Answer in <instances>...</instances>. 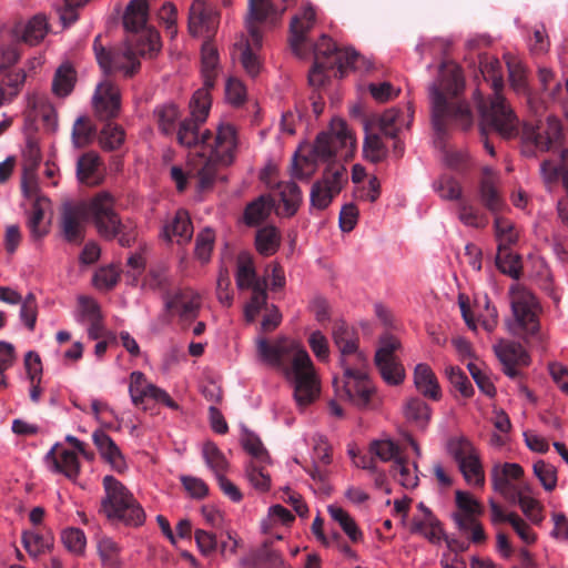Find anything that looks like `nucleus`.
Masks as SVG:
<instances>
[{"mask_svg":"<svg viewBox=\"0 0 568 568\" xmlns=\"http://www.w3.org/2000/svg\"><path fill=\"white\" fill-rule=\"evenodd\" d=\"M255 347L257 361L281 373L293 386V396L301 409L320 396L318 376L307 351L300 342L285 335L272 341L257 336Z\"/></svg>","mask_w":568,"mask_h":568,"instance_id":"nucleus-1","label":"nucleus"},{"mask_svg":"<svg viewBox=\"0 0 568 568\" xmlns=\"http://www.w3.org/2000/svg\"><path fill=\"white\" fill-rule=\"evenodd\" d=\"M237 134L234 125L222 123L217 126L216 135L207 141L206 150L189 154L185 170L173 165L170 170L172 181L179 192L187 186V180L197 179L196 189L200 192L210 190L217 179V164L230 165L235 160Z\"/></svg>","mask_w":568,"mask_h":568,"instance_id":"nucleus-2","label":"nucleus"},{"mask_svg":"<svg viewBox=\"0 0 568 568\" xmlns=\"http://www.w3.org/2000/svg\"><path fill=\"white\" fill-rule=\"evenodd\" d=\"M464 87L465 82L460 68L455 64H442L438 82H434L429 87L433 125L436 131L443 129V120L446 116H452L463 130H468L473 125L469 105L462 102L450 109L445 95H457L464 90Z\"/></svg>","mask_w":568,"mask_h":568,"instance_id":"nucleus-3","label":"nucleus"},{"mask_svg":"<svg viewBox=\"0 0 568 568\" xmlns=\"http://www.w3.org/2000/svg\"><path fill=\"white\" fill-rule=\"evenodd\" d=\"M511 316L505 321L507 331L517 337H536L540 331L541 306L535 294L525 285L515 282L508 290Z\"/></svg>","mask_w":568,"mask_h":568,"instance_id":"nucleus-4","label":"nucleus"},{"mask_svg":"<svg viewBox=\"0 0 568 568\" xmlns=\"http://www.w3.org/2000/svg\"><path fill=\"white\" fill-rule=\"evenodd\" d=\"M103 488L105 496L101 500V510L108 519L133 527L144 524L142 506L121 481L108 475L103 478Z\"/></svg>","mask_w":568,"mask_h":568,"instance_id":"nucleus-5","label":"nucleus"},{"mask_svg":"<svg viewBox=\"0 0 568 568\" xmlns=\"http://www.w3.org/2000/svg\"><path fill=\"white\" fill-rule=\"evenodd\" d=\"M367 366L368 361L361 366H342V379L335 378L333 382L337 395L359 409H373L378 405L375 386L367 375Z\"/></svg>","mask_w":568,"mask_h":568,"instance_id":"nucleus-6","label":"nucleus"},{"mask_svg":"<svg viewBox=\"0 0 568 568\" xmlns=\"http://www.w3.org/2000/svg\"><path fill=\"white\" fill-rule=\"evenodd\" d=\"M474 99L478 102L480 113V131L498 133L504 139H513L519 133V119L501 94H494L489 105L483 102L481 93L476 90Z\"/></svg>","mask_w":568,"mask_h":568,"instance_id":"nucleus-7","label":"nucleus"},{"mask_svg":"<svg viewBox=\"0 0 568 568\" xmlns=\"http://www.w3.org/2000/svg\"><path fill=\"white\" fill-rule=\"evenodd\" d=\"M356 139L341 118L331 121L329 130L317 135L313 145V156L316 161H328L339 155L351 158L355 150Z\"/></svg>","mask_w":568,"mask_h":568,"instance_id":"nucleus-8","label":"nucleus"},{"mask_svg":"<svg viewBox=\"0 0 568 568\" xmlns=\"http://www.w3.org/2000/svg\"><path fill=\"white\" fill-rule=\"evenodd\" d=\"M93 51L98 64L108 75L112 72H121L124 77L131 78L140 69V61L133 48L125 43L123 48L108 50L101 44V36L93 41Z\"/></svg>","mask_w":568,"mask_h":568,"instance_id":"nucleus-9","label":"nucleus"},{"mask_svg":"<svg viewBox=\"0 0 568 568\" xmlns=\"http://www.w3.org/2000/svg\"><path fill=\"white\" fill-rule=\"evenodd\" d=\"M89 211L101 236L112 240L122 233L124 225L114 211V197L109 192L98 193L91 200Z\"/></svg>","mask_w":568,"mask_h":568,"instance_id":"nucleus-10","label":"nucleus"},{"mask_svg":"<svg viewBox=\"0 0 568 568\" xmlns=\"http://www.w3.org/2000/svg\"><path fill=\"white\" fill-rule=\"evenodd\" d=\"M346 182L347 171L344 165L333 164L328 166L323 178L312 186L311 205L317 210L326 209Z\"/></svg>","mask_w":568,"mask_h":568,"instance_id":"nucleus-11","label":"nucleus"},{"mask_svg":"<svg viewBox=\"0 0 568 568\" xmlns=\"http://www.w3.org/2000/svg\"><path fill=\"white\" fill-rule=\"evenodd\" d=\"M314 60L336 65L341 77L347 69H358L363 58L353 49H338L332 38L323 34L313 47Z\"/></svg>","mask_w":568,"mask_h":568,"instance_id":"nucleus-12","label":"nucleus"},{"mask_svg":"<svg viewBox=\"0 0 568 568\" xmlns=\"http://www.w3.org/2000/svg\"><path fill=\"white\" fill-rule=\"evenodd\" d=\"M129 395L132 404L143 409H145L146 399L162 403L174 410L180 408L179 404L171 398L165 389L150 383L140 371H134L130 374Z\"/></svg>","mask_w":568,"mask_h":568,"instance_id":"nucleus-13","label":"nucleus"},{"mask_svg":"<svg viewBox=\"0 0 568 568\" xmlns=\"http://www.w3.org/2000/svg\"><path fill=\"white\" fill-rule=\"evenodd\" d=\"M332 337L335 346L339 351L341 366L356 364L362 365L367 361V356L359 349V337L356 329L347 325L344 321L335 322L332 329Z\"/></svg>","mask_w":568,"mask_h":568,"instance_id":"nucleus-14","label":"nucleus"},{"mask_svg":"<svg viewBox=\"0 0 568 568\" xmlns=\"http://www.w3.org/2000/svg\"><path fill=\"white\" fill-rule=\"evenodd\" d=\"M524 468L517 463L495 464L490 471L491 487L509 501L526 484L521 481Z\"/></svg>","mask_w":568,"mask_h":568,"instance_id":"nucleus-15","label":"nucleus"},{"mask_svg":"<svg viewBox=\"0 0 568 568\" xmlns=\"http://www.w3.org/2000/svg\"><path fill=\"white\" fill-rule=\"evenodd\" d=\"M523 136L526 141H530L541 151L551 150L562 136V128L559 119L548 116L546 121L539 122L536 126L525 125Z\"/></svg>","mask_w":568,"mask_h":568,"instance_id":"nucleus-16","label":"nucleus"},{"mask_svg":"<svg viewBox=\"0 0 568 568\" xmlns=\"http://www.w3.org/2000/svg\"><path fill=\"white\" fill-rule=\"evenodd\" d=\"M164 306L183 322L196 318L201 308V296L190 287L178 288L163 297Z\"/></svg>","mask_w":568,"mask_h":568,"instance_id":"nucleus-17","label":"nucleus"},{"mask_svg":"<svg viewBox=\"0 0 568 568\" xmlns=\"http://www.w3.org/2000/svg\"><path fill=\"white\" fill-rule=\"evenodd\" d=\"M92 105L101 120L115 118L121 109L120 89L108 79L101 81L93 93Z\"/></svg>","mask_w":568,"mask_h":568,"instance_id":"nucleus-18","label":"nucleus"},{"mask_svg":"<svg viewBox=\"0 0 568 568\" xmlns=\"http://www.w3.org/2000/svg\"><path fill=\"white\" fill-rule=\"evenodd\" d=\"M284 11L285 8L278 10L272 0H248V12L245 23L255 47H262V33L257 28V23L267 19H280Z\"/></svg>","mask_w":568,"mask_h":568,"instance_id":"nucleus-19","label":"nucleus"},{"mask_svg":"<svg viewBox=\"0 0 568 568\" xmlns=\"http://www.w3.org/2000/svg\"><path fill=\"white\" fill-rule=\"evenodd\" d=\"M316 22V10L311 3H306L300 14L293 17L290 24V44L293 52L304 58L306 54L305 42L306 36Z\"/></svg>","mask_w":568,"mask_h":568,"instance_id":"nucleus-20","label":"nucleus"},{"mask_svg":"<svg viewBox=\"0 0 568 568\" xmlns=\"http://www.w3.org/2000/svg\"><path fill=\"white\" fill-rule=\"evenodd\" d=\"M217 13L202 0H194L189 12V31L193 37H211L217 27Z\"/></svg>","mask_w":568,"mask_h":568,"instance_id":"nucleus-21","label":"nucleus"},{"mask_svg":"<svg viewBox=\"0 0 568 568\" xmlns=\"http://www.w3.org/2000/svg\"><path fill=\"white\" fill-rule=\"evenodd\" d=\"M494 352L504 366V373L510 378L518 375L517 365L529 364V356L519 343L500 339L494 345Z\"/></svg>","mask_w":568,"mask_h":568,"instance_id":"nucleus-22","label":"nucleus"},{"mask_svg":"<svg viewBox=\"0 0 568 568\" xmlns=\"http://www.w3.org/2000/svg\"><path fill=\"white\" fill-rule=\"evenodd\" d=\"M45 460L52 471L63 474L70 480H77L80 474V460L75 450L55 444L47 453Z\"/></svg>","mask_w":568,"mask_h":568,"instance_id":"nucleus-23","label":"nucleus"},{"mask_svg":"<svg viewBox=\"0 0 568 568\" xmlns=\"http://www.w3.org/2000/svg\"><path fill=\"white\" fill-rule=\"evenodd\" d=\"M413 118L414 112L409 105L403 109L390 108L378 115L376 125L385 136L396 140L403 130L409 129Z\"/></svg>","mask_w":568,"mask_h":568,"instance_id":"nucleus-24","label":"nucleus"},{"mask_svg":"<svg viewBox=\"0 0 568 568\" xmlns=\"http://www.w3.org/2000/svg\"><path fill=\"white\" fill-rule=\"evenodd\" d=\"M203 123L191 116L182 120L175 130L179 144L187 149L200 148L201 151L206 150L212 133L210 130L201 128Z\"/></svg>","mask_w":568,"mask_h":568,"instance_id":"nucleus-25","label":"nucleus"},{"mask_svg":"<svg viewBox=\"0 0 568 568\" xmlns=\"http://www.w3.org/2000/svg\"><path fill=\"white\" fill-rule=\"evenodd\" d=\"M92 440L101 458L116 473H124L128 464L124 455L114 440L102 429H97L92 434Z\"/></svg>","mask_w":568,"mask_h":568,"instance_id":"nucleus-26","label":"nucleus"},{"mask_svg":"<svg viewBox=\"0 0 568 568\" xmlns=\"http://www.w3.org/2000/svg\"><path fill=\"white\" fill-rule=\"evenodd\" d=\"M499 174L489 166L483 169V178L479 182V200L493 213L499 212L505 203L499 193Z\"/></svg>","mask_w":568,"mask_h":568,"instance_id":"nucleus-27","label":"nucleus"},{"mask_svg":"<svg viewBox=\"0 0 568 568\" xmlns=\"http://www.w3.org/2000/svg\"><path fill=\"white\" fill-rule=\"evenodd\" d=\"M50 26L44 14L38 13L27 22L16 24L13 34L29 45L39 44L48 34Z\"/></svg>","mask_w":568,"mask_h":568,"instance_id":"nucleus-28","label":"nucleus"},{"mask_svg":"<svg viewBox=\"0 0 568 568\" xmlns=\"http://www.w3.org/2000/svg\"><path fill=\"white\" fill-rule=\"evenodd\" d=\"M414 385L416 389L425 397L433 400H439L442 398V389L438 379L426 363H419L414 369Z\"/></svg>","mask_w":568,"mask_h":568,"instance_id":"nucleus-29","label":"nucleus"},{"mask_svg":"<svg viewBox=\"0 0 568 568\" xmlns=\"http://www.w3.org/2000/svg\"><path fill=\"white\" fill-rule=\"evenodd\" d=\"M85 215L81 207L68 205L61 219V229L68 242H80L83 237Z\"/></svg>","mask_w":568,"mask_h":568,"instance_id":"nucleus-30","label":"nucleus"},{"mask_svg":"<svg viewBox=\"0 0 568 568\" xmlns=\"http://www.w3.org/2000/svg\"><path fill=\"white\" fill-rule=\"evenodd\" d=\"M509 503H517L531 524L540 525L545 518L544 506L535 498L530 484H525Z\"/></svg>","mask_w":568,"mask_h":568,"instance_id":"nucleus-31","label":"nucleus"},{"mask_svg":"<svg viewBox=\"0 0 568 568\" xmlns=\"http://www.w3.org/2000/svg\"><path fill=\"white\" fill-rule=\"evenodd\" d=\"M235 281L240 290H251L258 283L267 284L264 276L257 275L254 260L248 253H241L237 257Z\"/></svg>","mask_w":568,"mask_h":568,"instance_id":"nucleus-32","label":"nucleus"},{"mask_svg":"<svg viewBox=\"0 0 568 568\" xmlns=\"http://www.w3.org/2000/svg\"><path fill=\"white\" fill-rule=\"evenodd\" d=\"M409 530L412 534L423 536L433 545H440L445 538L443 525L436 516L413 518Z\"/></svg>","mask_w":568,"mask_h":568,"instance_id":"nucleus-33","label":"nucleus"},{"mask_svg":"<svg viewBox=\"0 0 568 568\" xmlns=\"http://www.w3.org/2000/svg\"><path fill=\"white\" fill-rule=\"evenodd\" d=\"M101 159L94 152L84 153L77 163V178L81 183L97 185L102 181L100 175Z\"/></svg>","mask_w":568,"mask_h":568,"instance_id":"nucleus-34","label":"nucleus"},{"mask_svg":"<svg viewBox=\"0 0 568 568\" xmlns=\"http://www.w3.org/2000/svg\"><path fill=\"white\" fill-rule=\"evenodd\" d=\"M164 235L168 240L175 239L180 244L190 242L193 235V226L189 213L179 210L173 220L164 226Z\"/></svg>","mask_w":568,"mask_h":568,"instance_id":"nucleus-35","label":"nucleus"},{"mask_svg":"<svg viewBox=\"0 0 568 568\" xmlns=\"http://www.w3.org/2000/svg\"><path fill=\"white\" fill-rule=\"evenodd\" d=\"M282 243V235L277 227L266 225L256 231L255 234V248L258 254L264 257L276 254Z\"/></svg>","mask_w":568,"mask_h":568,"instance_id":"nucleus-36","label":"nucleus"},{"mask_svg":"<svg viewBox=\"0 0 568 568\" xmlns=\"http://www.w3.org/2000/svg\"><path fill=\"white\" fill-rule=\"evenodd\" d=\"M403 413L408 423L422 430L426 429L432 417L430 407L417 397L409 398L405 403Z\"/></svg>","mask_w":568,"mask_h":568,"instance_id":"nucleus-37","label":"nucleus"},{"mask_svg":"<svg viewBox=\"0 0 568 568\" xmlns=\"http://www.w3.org/2000/svg\"><path fill=\"white\" fill-rule=\"evenodd\" d=\"M148 11L146 0H131L123 17L125 29L131 32L143 30L148 21Z\"/></svg>","mask_w":568,"mask_h":568,"instance_id":"nucleus-38","label":"nucleus"},{"mask_svg":"<svg viewBox=\"0 0 568 568\" xmlns=\"http://www.w3.org/2000/svg\"><path fill=\"white\" fill-rule=\"evenodd\" d=\"M235 49L240 51V61L244 70L251 75L256 77L261 69V61L256 53L257 48L254 45L253 39L243 38L235 43Z\"/></svg>","mask_w":568,"mask_h":568,"instance_id":"nucleus-39","label":"nucleus"},{"mask_svg":"<svg viewBox=\"0 0 568 568\" xmlns=\"http://www.w3.org/2000/svg\"><path fill=\"white\" fill-rule=\"evenodd\" d=\"M77 82V72L70 62L62 63L54 73L52 92L60 98L68 97Z\"/></svg>","mask_w":568,"mask_h":568,"instance_id":"nucleus-40","label":"nucleus"},{"mask_svg":"<svg viewBox=\"0 0 568 568\" xmlns=\"http://www.w3.org/2000/svg\"><path fill=\"white\" fill-rule=\"evenodd\" d=\"M202 77L206 88H213L219 74V53L214 45L205 42L202 45Z\"/></svg>","mask_w":568,"mask_h":568,"instance_id":"nucleus-41","label":"nucleus"},{"mask_svg":"<svg viewBox=\"0 0 568 568\" xmlns=\"http://www.w3.org/2000/svg\"><path fill=\"white\" fill-rule=\"evenodd\" d=\"M465 481L468 485L483 487L485 485V470L479 452L457 464Z\"/></svg>","mask_w":568,"mask_h":568,"instance_id":"nucleus-42","label":"nucleus"},{"mask_svg":"<svg viewBox=\"0 0 568 568\" xmlns=\"http://www.w3.org/2000/svg\"><path fill=\"white\" fill-rule=\"evenodd\" d=\"M327 511L331 518L336 521L343 531L353 542H358L363 539V532L358 528L354 518L338 505H328Z\"/></svg>","mask_w":568,"mask_h":568,"instance_id":"nucleus-43","label":"nucleus"},{"mask_svg":"<svg viewBox=\"0 0 568 568\" xmlns=\"http://www.w3.org/2000/svg\"><path fill=\"white\" fill-rule=\"evenodd\" d=\"M159 130L165 134H173L176 130V122L181 118L179 108L173 103H164L153 111Z\"/></svg>","mask_w":568,"mask_h":568,"instance_id":"nucleus-44","label":"nucleus"},{"mask_svg":"<svg viewBox=\"0 0 568 568\" xmlns=\"http://www.w3.org/2000/svg\"><path fill=\"white\" fill-rule=\"evenodd\" d=\"M394 477L406 489H414L418 486V468L415 462L409 463L406 458H395L393 464Z\"/></svg>","mask_w":568,"mask_h":568,"instance_id":"nucleus-45","label":"nucleus"},{"mask_svg":"<svg viewBox=\"0 0 568 568\" xmlns=\"http://www.w3.org/2000/svg\"><path fill=\"white\" fill-rule=\"evenodd\" d=\"M280 197L283 204V214L293 216L303 200L302 192L295 182H285L278 184Z\"/></svg>","mask_w":568,"mask_h":568,"instance_id":"nucleus-46","label":"nucleus"},{"mask_svg":"<svg viewBox=\"0 0 568 568\" xmlns=\"http://www.w3.org/2000/svg\"><path fill=\"white\" fill-rule=\"evenodd\" d=\"M497 250L509 248L517 243L519 232L514 223L505 217L496 216L494 221Z\"/></svg>","mask_w":568,"mask_h":568,"instance_id":"nucleus-47","label":"nucleus"},{"mask_svg":"<svg viewBox=\"0 0 568 568\" xmlns=\"http://www.w3.org/2000/svg\"><path fill=\"white\" fill-rule=\"evenodd\" d=\"M446 450L456 464L478 453L473 442L464 435L450 437L446 443Z\"/></svg>","mask_w":568,"mask_h":568,"instance_id":"nucleus-48","label":"nucleus"},{"mask_svg":"<svg viewBox=\"0 0 568 568\" xmlns=\"http://www.w3.org/2000/svg\"><path fill=\"white\" fill-rule=\"evenodd\" d=\"M97 548L104 568H122L121 549L112 538H100Z\"/></svg>","mask_w":568,"mask_h":568,"instance_id":"nucleus-49","label":"nucleus"},{"mask_svg":"<svg viewBox=\"0 0 568 568\" xmlns=\"http://www.w3.org/2000/svg\"><path fill=\"white\" fill-rule=\"evenodd\" d=\"M273 202L268 196H260L247 204L244 212V220L247 225H257L265 221L271 214Z\"/></svg>","mask_w":568,"mask_h":568,"instance_id":"nucleus-50","label":"nucleus"},{"mask_svg":"<svg viewBox=\"0 0 568 568\" xmlns=\"http://www.w3.org/2000/svg\"><path fill=\"white\" fill-rule=\"evenodd\" d=\"M241 445L243 449L261 465L271 464L268 452L264 447L261 438L253 432H243L241 436Z\"/></svg>","mask_w":568,"mask_h":568,"instance_id":"nucleus-51","label":"nucleus"},{"mask_svg":"<svg viewBox=\"0 0 568 568\" xmlns=\"http://www.w3.org/2000/svg\"><path fill=\"white\" fill-rule=\"evenodd\" d=\"M202 456L216 478L225 475L229 468V462L215 444L210 442L205 443L202 448Z\"/></svg>","mask_w":568,"mask_h":568,"instance_id":"nucleus-52","label":"nucleus"},{"mask_svg":"<svg viewBox=\"0 0 568 568\" xmlns=\"http://www.w3.org/2000/svg\"><path fill=\"white\" fill-rule=\"evenodd\" d=\"M496 265L501 273L509 275L514 280H518L521 275L520 256L509 248L497 250Z\"/></svg>","mask_w":568,"mask_h":568,"instance_id":"nucleus-53","label":"nucleus"},{"mask_svg":"<svg viewBox=\"0 0 568 568\" xmlns=\"http://www.w3.org/2000/svg\"><path fill=\"white\" fill-rule=\"evenodd\" d=\"M480 72L484 79L490 83L494 94H501L504 88L501 63L495 58H486L480 62Z\"/></svg>","mask_w":568,"mask_h":568,"instance_id":"nucleus-54","label":"nucleus"},{"mask_svg":"<svg viewBox=\"0 0 568 568\" xmlns=\"http://www.w3.org/2000/svg\"><path fill=\"white\" fill-rule=\"evenodd\" d=\"M434 191L445 201L462 200L463 187L453 176L442 175L433 183Z\"/></svg>","mask_w":568,"mask_h":568,"instance_id":"nucleus-55","label":"nucleus"},{"mask_svg":"<svg viewBox=\"0 0 568 568\" xmlns=\"http://www.w3.org/2000/svg\"><path fill=\"white\" fill-rule=\"evenodd\" d=\"M49 200L45 197H38L33 205L28 220V226L31 235L34 239H40L48 233V227L43 224L45 205Z\"/></svg>","mask_w":568,"mask_h":568,"instance_id":"nucleus-56","label":"nucleus"},{"mask_svg":"<svg viewBox=\"0 0 568 568\" xmlns=\"http://www.w3.org/2000/svg\"><path fill=\"white\" fill-rule=\"evenodd\" d=\"M375 364L383 377V379L389 385H399L405 379V369L396 358H386L375 361Z\"/></svg>","mask_w":568,"mask_h":568,"instance_id":"nucleus-57","label":"nucleus"},{"mask_svg":"<svg viewBox=\"0 0 568 568\" xmlns=\"http://www.w3.org/2000/svg\"><path fill=\"white\" fill-rule=\"evenodd\" d=\"M95 134V126L90 119L85 115L77 118L72 128V143L75 148L80 149L88 145Z\"/></svg>","mask_w":568,"mask_h":568,"instance_id":"nucleus-58","label":"nucleus"},{"mask_svg":"<svg viewBox=\"0 0 568 568\" xmlns=\"http://www.w3.org/2000/svg\"><path fill=\"white\" fill-rule=\"evenodd\" d=\"M161 49L160 34L152 29L145 30L135 41L134 51L141 57H154Z\"/></svg>","mask_w":568,"mask_h":568,"instance_id":"nucleus-59","label":"nucleus"},{"mask_svg":"<svg viewBox=\"0 0 568 568\" xmlns=\"http://www.w3.org/2000/svg\"><path fill=\"white\" fill-rule=\"evenodd\" d=\"M210 89L204 85L202 89L196 90L190 102L191 118L200 122H205L209 115L211 108Z\"/></svg>","mask_w":568,"mask_h":568,"instance_id":"nucleus-60","label":"nucleus"},{"mask_svg":"<svg viewBox=\"0 0 568 568\" xmlns=\"http://www.w3.org/2000/svg\"><path fill=\"white\" fill-rule=\"evenodd\" d=\"M267 284L258 283L257 286L251 288V298L244 308V315L247 322H254L260 311L267 302Z\"/></svg>","mask_w":568,"mask_h":568,"instance_id":"nucleus-61","label":"nucleus"},{"mask_svg":"<svg viewBox=\"0 0 568 568\" xmlns=\"http://www.w3.org/2000/svg\"><path fill=\"white\" fill-rule=\"evenodd\" d=\"M125 139L122 126L114 123H106L100 133V144L104 150L113 151L119 149Z\"/></svg>","mask_w":568,"mask_h":568,"instance_id":"nucleus-62","label":"nucleus"},{"mask_svg":"<svg viewBox=\"0 0 568 568\" xmlns=\"http://www.w3.org/2000/svg\"><path fill=\"white\" fill-rule=\"evenodd\" d=\"M61 540L64 547L74 555L84 554L87 537L82 529L69 527L62 530Z\"/></svg>","mask_w":568,"mask_h":568,"instance_id":"nucleus-63","label":"nucleus"},{"mask_svg":"<svg viewBox=\"0 0 568 568\" xmlns=\"http://www.w3.org/2000/svg\"><path fill=\"white\" fill-rule=\"evenodd\" d=\"M532 470L546 491H552L557 487V469L554 465L539 459L535 462Z\"/></svg>","mask_w":568,"mask_h":568,"instance_id":"nucleus-64","label":"nucleus"}]
</instances>
